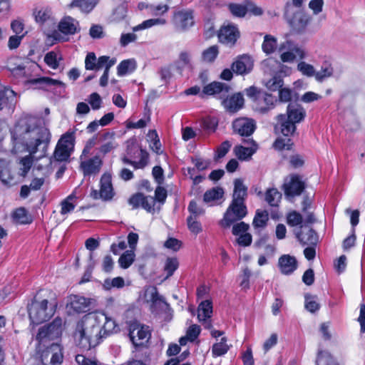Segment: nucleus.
<instances>
[{
    "label": "nucleus",
    "instance_id": "f257e3e1",
    "mask_svg": "<svg viewBox=\"0 0 365 365\" xmlns=\"http://www.w3.org/2000/svg\"><path fill=\"white\" fill-rule=\"evenodd\" d=\"M40 119L31 115H24L19 118L11 130L12 149L14 153L29 152L19 162V175L25 177L33 165L34 155L41 150V156L44 155L50 142L51 133L45 127L39 126Z\"/></svg>",
    "mask_w": 365,
    "mask_h": 365
},
{
    "label": "nucleus",
    "instance_id": "f03ea898",
    "mask_svg": "<svg viewBox=\"0 0 365 365\" xmlns=\"http://www.w3.org/2000/svg\"><path fill=\"white\" fill-rule=\"evenodd\" d=\"M101 314H88L77 323L73 338L82 351H88L100 344L103 338L101 324L105 319Z\"/></svg>",
    "mask_w": 365,
    "mask_h": 365
},
{
    "label": "nucleus",
    "instance_id": "7ed1b4c3",
    "mask_svg": "<svg viewBox=\"0 0 365 365\" xmlns=\"http://www.w3.org/2000/svg\"><path fill=\"white\" fill-rule=\"evenodd\" d=\"M287 117L284 115H278L280 122V131L284 136L292 135L296 130V123L302 121L306 115V111L302 106L297 104H289L287 106Z\"/></svg>",
    "mask_w": 365,
    "mask_h": 365
},
{
    "label": "nucleus",
    "instance_id": "20e7f679",
    "mask_svg": "<svg viewBox=\"0 0 365 365\" xmlns=\"http://www.w3.org/2000/svg\"><path fill=\"white\" fill-rule=\"evenodd\" d=\"M8 69L11 72V74L16 78L21 79L24 82H29L32 85H36L38 88L42 89L49 90L52 88H65L66 87L63 82L53 79L50 77H41L31 80L26 78L25 66L22 64L13 65L11 63H9L8 65Z\"/></svg>",
    "mask_w": 365,
    "mask_h": 365
},
{
    "label": "nucleus",
    "instance_id": "39448f33",
    "mask_svg": "<svg viewBox=\"0 0 365 365\" xmlns=\"http://www.w3.org/2000/svg\"><path fill=\"white\" fill-rule=\"evenodd\" d=\"M48 299L34 300L28 307L29 318L33 324H41L48 320L55 313L57 302L54 298L48 306Z\"/></svg>",
    "mask_w": 365,
    "mask_h": 365
},
{
    "label": "nucleus",
    "instance_id": "423d86ee",
    "mask_svg": "<svg viewBox=\"0 0 365 365\" xmlns=\"http://www.w3.org/2000/svg\"><path fill=\"white\" fill-rule=\"evenodd\" d=\"M121 160L124 164L132 165L135 170L143 169L148 164L149 155L138 144L132 142L128 145L126 155Z\"/></svg>",
    "mask_w": 365,
    "mask_h": 365
},
{
    "label": "nucleus",
    "instance_id": "0eeeda50",
    "mask_svg": "<svg viewBox=\"0 0 365 365\" xmlns=\"http://www.w3.org/2000/svg\"><path fill=\"white\" fill-rule=\"evenodd\" d=\"M280 59L284 63H293L296 60H304L308 53L305 47L302 45L291 41L286 40L279 45Z\"/></svg>",
    "mask_w": 365,
    "mask_h": 365
},
{
    "label": "nucleus",
    "instance_id": "6e6552de",
    "mask_svg": "<svg viewBox=\"0 0 365 365\" xmlns=\"http://www.w3.org/2000/svg\"><path fill=\"white\" fill-rule=\"evenodd\" d=\"M64 322L61 317H56L52 322L41 327L36 336L38 342V349L41 351V345L45 346L47 342L59 338L63 331Z\"/></svg>",
    "mask_w": 365,
    "mask_h": 365
},
{
    "label": "nucleus",
    "instance_id": "1a4fd4ad",
    "mask_svg": "<svg viewBox=\"0 0 365 365\" xmlns=\"http://www.w3.org/2000/svg\"><path fill=\"white\" fill-rule=\"evenodd\" d=\"M143 298L145 302L149 304L150 310L153 314H158L166 312L169 309V304L158 293L155 287L148 286L145 287Z\"/></svg>",
    "mask_w": 365,
    "mask_h": 365
},
{
    "label": "nucleus",
    "instance_id": "9d476101",
    "mask_svg": "<svg viewBox=\"0 0 365 365\" xmlns=\"http://www.w3.org/2000/svg\"><path fill=\"white\" fill-rule=\"evenodd\" d=\"M73 141L74 138L71 133L67 132L61 137L53 153L57 161L63 162L69 158L74 146Z\"/></svg>",
    "mask_w": 365,
    "mask_h": 365
},
{
    "label": "nucleus",
    "instance_id": "9b49d317",
    "mask_svg": "<svg viewBox=\"0 0 365 365\" xmlns=\"http://www.w3.org/2000/svg\"><path fill=\"white\" fill-rule=\"evenodd\" d=\"M247 215V207L245 203L232 201L220 221L222 227H230L233 222L245 217Z\"/></svg>",
    "mask_w": 365,
    "mask_h": 365
},
{
    "label": "nucleus",
    "instance_id": "f8f14e48",
    "mask_svg": "<svg viewBox=\"0 0 365 365\" xmlns=\"http://www.w3.org/2000/svg\"><path fill=\"white\" fill-rule=\"evenodd\" d=\"M103 164V157L99 154L96 153L92 157L83 155L80 156V169L85 177L98 174Z\"/></svg>",
    "mask_w": 365,
    "mask_h": 365
},
{
    "label": "nucleus",
    "instance_id": "ddd939ff",
    "mask_svg": "<svg viewBox=\"0 0 365 365\" xmlns=\"http://www.w3.org/2000/svg\"><path fill=\"white\" fill-rule=\"evenodd\" d=\"M128 331L130 339L135 346L143 345L151 335L149 327L142 325L136 321L129 323Z\"/></svg>",
    "mask_w": 365,
    "mask_h": 365
},
{
    "label": "nucleus",
    "instance_id": "4468645a",
    "mask_svg": "<svg viewBox=\"0 0 365 365\" xmlns=\"http://www.w3.org/2000/svg\"><path fill=\"white\" fill-rule=\"evenodd\" d=\"M59 31L53 32L51 36L57 41H65L67 40L64 35H73L79 31L78 22L71 16H65L63 18L58 26Z\"/></svg>",
    "mask_w": 365,
    "mask_h": 365
},
{
    "label": "nucleus",
    "instance_id": "2eb2a0df",
    "mask_svg": "<svg viewBox=\"0 0 365 365\" xmlns=\"http://www.w3.org/2000/svg\"><path fill=\"white\" fill-rule=\"evenodd\" d=\"M289 3L286 4L285 16L292 29L297 33L303 32L312 21V16L302 11H297L292 16H289L288 8Z\"/></svg>",
    "mask_w": 365,
    "mask_h": 365
},
{
    "label": "nucleus",
    "instance_id": "dca6fc26",
    "mask_svg": "<svg viewBox=\"0 0 365 365\" xmlns=\"http://www.w3.org/2000/svg\"><path fill=\"white\" fill-rule=\"evenodd\" d=\"M92 195L94 198L98 197L104 200H109L114 196V190L112 183V175L110 173H104L100 180V190L92 192Z\"/></svg>",
    "mask_w": 365,
    "mask_h": 365
},
{
    "label": "nucleus",
    "instance_id": "f3484780",
    "mask_svg": "<svg viewBox=\"0 0 365 365\" xmlns=\"http://www.w3.org/2000/svg\"><path fill=\"white\" fill-rule=\"evenodd\" d=\"M46 349L43 350L40 358L43 365H60L63 361V354L58 346L54 343L46 344Z\"/></svg>",
    "mask_w": 365,
    "mask_h": 365
},
{
    "label": "nucleus",
    "instance_id": "a211bd4d",
    "mask_svg": "<svg viewBox=\"0 0 365 365\" xmlns=\"http://www.w3.org/2000/svg\"><path fill=\"white\" fill-rule=\"evenodd\" d=\"M173 24L181 31H186L195 24L193 11L190 9H182L174 13Z\"/></svg>",
    "mask_w": 365,
    "mask_h": 365
},
{
    "label": "nucleus",
    "instance_id": "6ab92c4d",
    "mask_svg": "<svg viewBox=\"0 0 365 365\" xmlns=\"http://www.w3.org/2000/svg\"><path fill=\"white\" fill-rule=\"evenodd\" d=\"M115 135L114 132L110 131L99 134L98 143L100 146L98 148V153L97 154L103 158L106 154L113 151L118 147Z\"/></svg>",
    "mask_w": 365,
    "mask_h": 365
},
{
    "label": "nucleus",
    "instance_id": "aec40b11",
    "mask_svg": "<svg viewBox=\"0 0 365 365\" xmlns=\"http://www.w3.org/2000/svg\"><path fill=\"white\" fill-rule=\"evenodd\" d=\"M277 103V98L272 94L266 92L259 93L254 102V109L255 111L264 114L273 109Z\"/></svg>",
    "mask_w": 365,
    "mask_h": 365
},
{
    "label": "nucleus",
    "instance_id": "412c9836",
    "mask_svg": "<svg viewBox=\"0 0 365 365\" xmlns=\"http://www.w3.org/2000/svg\"><path fill=\"white\" fill-rule=\"evenodd\" d=\"M92 299L80 295H71L68 297L67 307L73 313L80 314L86 312L90 309Z\"/></svg>",
    "mask_w": 365,
    "mask_h": 365
},
{
    "label": "nucleus",
    "instance_id": "4be33fe9",
    "mask_svg": "<svg viewBox=\"0 0 365 365\" xmlns=\"http://www.w3.org/2000/svg\"><path fill=\"white\" fill-rule=\"evenodd\" d=\"M234 132L241 136L250 137L255 131L256 125L252 119L240 118L232 123Z\"/></svg>",
    "mask_w": 365,
    "mask_h": 365
},
{
    "label": "nucleus",
    "instance_id": "5701e85b",
    "mask_svg": "<svg viewBox=\"0 0 365 365\" xmlns=\"http://www.w3.org/2000/svg\"><path fill=\"white\" fill-rule=\"evenodd\" d=\"M212 314V303L210 300L201 302L197 308V319L207 329L212 327L210 318Z\"/></svg>",
    "mask_w": 365,
    "mask_h": 365
},
{
    "label": "nucleus",
    "instance_id": "b1692460",
    "mask_svg": "<svg viewBox=\"0 0 365 365\" xmlns=\"http://www.w3.org/2000/svg\"><path fill=\"white\" fill-rule=\"evenodd\" d=\"M240 36L238 29L232 24L225 25L218 32V38L221 43L233 45Z\"/></svg>",
    "mask_w": 365,
    "mask_h": 365
},
{
    "label": "nucleus",
    "instance_id": "393cba45",
    "mask_svg": "<svg viewBox=\"0 0 365 365\" xmlns=\"http://www.w3.org/2000/svg\"><path fill=\"white\" fill-rule=\"evenodd\" d=\"M284 193L287 196L299 195L304 189V184L298 175H291L287 179L284 185Z\"/></svg>",
    "mask_w": 365,
    "mask_h": 365
},
{
    "label": "nucleus",
    "instance_id": "a878e982",
    "mask_svg": "<svg viewBox=\"0 0 365 365\" xmlns=\"http://www.w3.org/2000/svg\"><path fill=\"white\" fill-rule=\"evenodd\" d=\"M173 66L180 74L185 70H192L193 68L192 52L188 50L181 51Z\"/></svg>",
    "mask_w": 365,
    "mask_h": 365
},
{
    "label": "nucleus",
    "instance_id": "bb28decb",
    "mask_svg": "<svg viewBox=\"0 0 365 365\" xmlns=\"http://www.w3.org/2000/svg\"><path fill=\"white\" fill-rule=\"evenodd\" d=\"M230 86L226 83L214 81L203 88V93L217 96L220 98L226 97L230 91Z\"/></svg>",
    "mask_w": 365,
    "mask_h": 365
},
{
    "label": "nucleus",
    "instance_id": "cd10ccee",
    "mask_svg": "<svg viewBox=\"0 0 365 365\" xmlns=\"http://www.w3.org/2000/svg\"><path fill=\"white\" fill-rule=\"evenodd\" d=\"M110 59L108 56H103L97 60L94 53H88L85 59V68L86 70H99L108 64Z\"/></svg>",
    "mask_w": 365,
    "mask_h": 365
},
{
    "label": "nucleus",
    "instance_id": "c85d7f7f",
    "mask_svg": "<svg viewBox=\"0 0 365 365\" xmlns=\"http://www.w3.org/2000/svg\"><path fill=\"white\" fill-rule=\"evenodd\" d=\"M245 142L250 146L237 145L235 148V153L241 160H249L257 150V145L252 138H248Z\"/></svg>",
    "mask_w": 365,
    "mask_h": 365
},
{
    "label": "nucleus",
    "instance_id": "c756f323",
    "mask_svg": "<svg viewBox=\"0 0 365 365\" xmlns=\"http://www.w3.org/2000/svg\"><path fill=\"white\" fill-rule=\"evenodd\" d=\"M253 68V61L249 56H242L232 65V71L237 74H246Z\"/></svg>",
    "mask_w": 365,
    "mask_h": 365
},
{
    "label": "nucleus",
    "instance_id": "7c9ffc66",
    "mask_svg": "<svg viewBox=\"0 0 365 365\" xmlns=\"http://www.w3.org/2000/svg\"><path fill=\"white\" fill-rule=\"evenodd\" d=\"M222 103L226 110L231 113H234L243 107L244 98L241 93H236L230 98H225Z\"/></svg>",
    "mask_w": 365,
    "mask_h": 365
},
{
    "label": "nucleus",
    "instance_id": "2f4dec72",
    "mask_svg": "<svg viewBox=\"0 0 365 365\" xmlns=\"http://www.w3.org/2000/svg\"><path fill=\"white\" fill-rule=\"evenodd\" d=\"M279 267L284 274L294 272L297 268V261L296 258L289 255H284L279 259Z\"/></svg>",
    "mask_w": 365,
    "mask_h": 365
},
{
    "label": "nucleus",
    "instance_id": "473e14b6",
    "mask_svg": "<svg viewBox=\"0 0 365 365\" xmlns=\"http://www.w3.org/2000/svg\"><path fill=\"white\" fill-rule=\"evenodd\" d=\"M298 240L303 245H316L318 242V236L314 230L310 228L300 230L296 232Z\"/></svg>",
    "mask_w": 365,
    "mask_h": 365
},
{
    "label": "nucleus",
    "instance_id": "72a5a7b5",
    "mask_svg": "<svg viewBox=\"0 0 365 365\" xmlns=\"http://www.w3.org/2000/svg\"><path fill=\"white\" fill-rule=\"evenodd\" d=\"M0 180L9 186L16 182L9 169V163L6 160H0Z\"/></svg>",
    "mask_w": 365,
    "mask_h": 365
},
{
    "label": "nucleus",
    "instance_id": "f704fd0d",
    "mask_svg": "<svg viewBox=\"0 0 365 365\" xmlns=\"http://www.w3.org/2000/svg\"><path fill=\"white\" fill-rule=\"evenodd\" d=\"M334 67L329 60L322 62L320 70L316 71V81L323 82L325 79L331 78L334 75Z\"/></svg>",
    "mask_w": 365,
    "mask_h": 365
},
{
    "label": "nucleus",
    "instance_id": "c9c22d12",
    "mask_svg": "<svg viewBox=\"0 0 365 365\" xmlns=\"http://www.w3.org/2000/svg\"><path fill=\"white\" fill-rule=\"evenodd\" d=\"M234 185L232 201L245 203V199L247 194V187L240 179H236Z\"/></svg>",
    "mask_w": 365,
    "mask_h": 365
},
{
    "label": "nucleus",
    "instance_id": "e433bc0d",
    "mask_svg": "<svg viewBox=\"0 0 365 365\" xmlns=\"http://www.w3.org/2000/svg\"><path fill=\"white\" fill-rule=\"evenodd\" d=\"M16 93L11 88L5 86H0V110L8 105L14 103Z\"/></svg>",
    "mask_w": 365,
    "mask_h": 365
},
{
    "label": "nucleus",
    "instance_id": "4c0bfd02",
    "mask_svg": "<svg viewBox=\"0 0 365 365\" xmlns=\"http://www.w3.org/2000/svg\"><path fill=\"white\" fill-rule=\"evenodd\" d=\"M98 0H73L70 8H78L83 13H90L98 4Z\"/></svg>",
    "mask_w": 365,
    "mask_h": 365
},
{
    "label": "nucleus",
    "instance_id": "58836bf2",
    "mask_svg": "<svg viewBox=\"0 0 365 365\" xmlns=\"http://www.w3.org/2000/svg\"><path fill=\"white\" fill-rule=\"evenodd\" d=\"M224 190L222 188L216 187L207 190L203 196V201L210 205H214L215 202L222 198Z\"/></svg>",
    "mask_w": 365,
    "mask_h": 365
},
{
    "label": "nucleus",
    "instance_id": "ea45409f",
    "mask_svg": "<svg viewBox=\"0 0 365 365\" xmlns=\"http://www.w3.org/2000/svg\"><path fill=\"white\" fill-rule=\"evenodd\" d=\"M45 63L52 69H57L63 60L62 54L58 51H51L44 56Z\"/></svg>",
    "mask_w": 365,
    "mask_h": 365
},
{
    "label": "nucleus",
    "instance_id": "a19ab883",
    "mask_svg": "<svg viewBox=\"0 0 365 365\" xmlns=\"http://www.w3.org/2000/svg\"><path fill=\"white\" fill-rule=\"evenodd\" d=\"M93 314H101L106 318L101 324V334L103 337H106L116 331L117 324L112 318L108 317L103 312H94Z\"/></svg>",
    "mask_w": 365,
    "mask_h": 365
},
{
    "label": "nucleus",
    "instance_id": "79ce46f5",
    "mask_svg": "<svg viewBox=\"0 0 365 365\" xmlns=\"http://www.w3.org/2000/svg\"><path fill=\"white\" fill-rule=\"evenodd\" d=\"M135 68L136 61L134 58L123 60L117 67V74L119 76H123L133 72Z\"/></svg>",
    "mask_w": 365,
    "mask_h": 365
},
{
    "label": "nucleus",
    "instance_id": "37998d69",
    "mask_svg": "<svg viewBox=\"0 0 365 365\" xmlns=\"http://www.w3.org/2000/svg\"><path fill=\"white\" fill-rule=\"evenodd\" d=\"M167 24L166 19L163 18L150 19L143 21L141 24L133 27V32L148 29L155 26H163Z\"/></svg>",
    "mask_w": 365,
    "mask_h": 365
},
{
    "label": "nucleus",
    "instance_id": "c03bdc74",
    "mask_svg": "<svg viewBox=\"0 0 365 365\" xmlns=\"http://www.w3.org/2000/svg\"><path fill=\"white\" fill-rule=\"evenodd\" d=\"M277 48V38L267 34L264 36V41L262 44V51L267 55H270L275 52Z\"/></svg>",
    "mask_w": 365,
    "mask_h": 365
},
{
    "label": "nucleus",
    "instance_id": "a18cd8bd",
    "mask_svg": "<svg viewBox=\"0 0 365 365\" xmlns=\"http://www.w3.org/2000/svg\"><path fill=\"white\" fill-rule=\"evenodd\" d=\"M281 198L282 194L276 188H269L266 191L265 200L270 206H278Z\"/></svg>",
    "mask_w": 365,
    "mask_h": 365
},
{
    "label": "nucleus",
    "instance_id": "49530a36",
    "mask_svg": "<svg viewBox=\"0 0 365 365\" xmlns=\"http://www.w3.org/2000/svg\"><path fill=\"white\" fill-rule=\"evenodd\" d=\"M34 16L36 23L43 24L52 19L51 11L46 8L36 9L34 11Z\"/></svg>",
    "mask_w": 365,
    "mask_h": 365
},
{
    "label": "nucleus",
    "instance_id": "de8ad7c7",
    "mask_svg": "<svg viewBox=\"0 0 365 365\" xmlns=\"http://www.w3.org/2000/svg\"><path fill=\"white\" fill-rule=\"evenodd\" d=\"M226 342L227 338L222 337L220 342L213 344L212 347V354L213 356H221L228 351L230 346L226 344Z\"/></svg>",
    "mask_w": 365,
    "mask_h": 365
},
{
    "label": "nucleus",
    "instance_id": "09e8293b",
    "mask_svg": "<svg viewBox=\"0 0 365 365\" xmlns=\"http://www.w3.org/2000/svg\"><path fill=\"white\" fill-rule=\"evenodd\" d=\"M75 196L70 195L61 202V214L62 215L71 212L76 207Z\"/></svg>",
    "mask_w": 365,
    "mask_h": 365
},
{
    "label": "nucleus",
    "instance_id": "8fccbe9b",
    "mask_svg": "<svg viewBox=\"0 0 365 365\" xmlns=\"http://www.w3.org/2000/svg\"><path fill=\"white\" fill-rule=\"evenodd\" d=\"M297 70L307 77H314L316 78V70L314 67L303 60L299 61L297 66Z\"/></svg>",
    "mask_w": 365,
    "mask_h": 365
},
{
    "label": "nucleus",
    "instance_id": "3c124183",
    "mask_svg": "<svg viewBox=\"0 0 365 365\" xmlns=\"http://www.w3.org/2000/svg\"><path fill=\"white\" fill-rule=\"evenodd\" d=\"M317 365H339L327 351H319L316 360Z\"/></svg>",
    "mask_w": 365,
    "mask_h": 365
},
{
    "label": "nucleus",
    "instance_id": "603ef678",
    "mask_svg": "<svg viewBox=\"0 0 365 365\" xmlns=\"http://www.w3.org/2000/svg\"><path fill=\"white\" fill-rule=\"evenodd\" d=\"M135 253L133 250L125 251L119 258L118 264L123 269L128 268L134 262Z\"/></svg>",
    "mask_w": 365,
    "mask_h": 365
},
{
    "label": "nucleus",
    "instance_id": "864d4df0",
    "mask_svg": "<svg viewBox=\"0 0 365 365\" xmlns=\"http://www.w3.org/2000/svg\"><path fill=\"white\" fill-rule=\"evenodd\" d=\"M268 219L267 211L257 210L253 220V226L255 228H263L267 225Z\"/></svg>",
    "mask_w": 365,
    "mask_h": 365
},
{
    "label": "nucleus",
    "instance_id": "5fc2aeb1",
    "mask_svg": "<svg viewBox=\"0 0 365 365\" xmlns=\"http://www.w3.org/2000/svg\"><path fill=\"white\" fill-rule=\"evenodd\" d=\"M284 84V81L280 76L276 75L265 83L266 88L271 91L280 90Z\"/></svg>",
    "mask_w": 365,
    "mask_h": 365
},
{
    "label": "nucleus",
    "instance_id": "6e6d98bb",
    "mask_svg": "<svg viewBox=\"0 0 365 365\" xmlns=\"http://www.w3.org/2000/svg\"><path fill=\"white\" fill-rule=\"evenodd\" d=\"M187 225L190 232L195 235H198L202 231V226L197 218L194 216H188L187 218Z\"/></svg>",
    "mask_w": 365,
    "mask_h": 365
},
{
    "label": "nucleus",
    "instance_id": "4d7b16f0",
    "mask_svg": "<svg viewBox=\"0 0 365 365\" xmlns=\"http://www.w3.org/2000/svg\"><path fill=\"white\" fill-rule=\"evenodd\" d=\"M305 308L307 311L314 313L318 311L320 308V304L317 302L316 296L311 294L305 295Z\"/></svg>",
    "mask_w": 365,
    "mask_h": 365
},
{
    "label": "nucleus",
    "instance_id": "13d9d810",
    "mask_svg": "<svg viewBox=\"0 0 365 365\" xmlns=\"http://www.w3.org/2000/svg\"><path fill=\"white\" fill-rule=\"evenodd\" d=\"M228 7L232 14L237 17H244L247 13V4H230Z\"/></svg>",
    "mask_w": 365,
    "mask_h": 365
},
{
    "label": "nucleus",
    "instance_id": "bf43d9fd",
    "mask_svg": "<svg viewBox=\"0 0 365 365\" xmlns=\"http://www.w3.org/2000/svg\"><path fill=\"white\" fill-rule=\"evenodd\" d=\"M217 120L213 117H206L202 120V127L207 133H213L217 127Z\"/></svg>",
    "mask_w": 365,
    "mask_h": 365
},
{
    "label": "nucleus",
    "instance_id": "052dcab7",
    "mask_svg": "<svg viewBox=\"0 0 365 365\" xmlns=\"http://www.w3.org/2000/svg\"><path fill=\"white\" fill-rule=\"evenodd\" d=\"M14 219L20 224H28L30 220L27 215V211L24 207L18 208L13 215Z\"/></svg>",
    "mask_w": 365,
    "mask_h": 365
},
{
    "label": "nucleus",
    "instance_id": "680f3d73",
    "mask_svg": "<svg viewBox=\"0 0 365 365\" xmlns=\"http://www.w3.org/2000/svg\"><path fill=\"white\" fill-rule=\"evenodd\" d=\"M218 55V48L217 46H212L205 50L202 53V60L205 62L213 61Z\"/></svg>",
    "mask_w": 365,
    "mask_h": 365
},
{
    "label": "nucleus",
    "instance_id": "e2e57ef3",
    "mask_svg": "<svg viewBox=\"0 0 365 365\" xmlns=\"http://www.w3.org/2000/svg\"><path fill=\"white\" fill-rule=\"evenodd\" d=\"M148 136L151 139V144L150 145V148L156 153H159L161 144L157 132L155 130H150Z\"/></svg>",
    "mask_w": 365,
    "mask_h": 365
},
{
    "label": "nucleus",
    "instance_id": "0e129e2a",
    "mask_svg": "<svg viewBox=\"0 0 365 365\" xmlns=\"http://www.w3.org/2000/svg\"><path fill=\"white\" fill-rule=\"evenodd\" d=\"M187 210L190 214L189 216H194L195 218H197L205 213L204 209L201 206L198 205L194 200L190 202Z\"/></svg>",
    "mask_w": 365,
    "mask_h": 365
},
{
    "label": "nucleus",
    "instance_id": "69168bd1",
    "mask_svg": "<svg viewBox=\"0 0 365 365\" xmlns=\"http://www.w3.org/2000/svg\"><path fill=\"white\" fill-rule=\"evenodd\" d=\"M292 145L291 139L279 138L275 140L274 148L278 150H290Z\"/></svg>",
    "mask_w": 365,
    "mask_h": 365
},
{
    "label": "nucleus",
    "instance_id": "338daca9",
    "mask_svg": "<svg viewBox=\"0 0 365 365\" xmlns=\"http://www.w3.org/2000/svg\"><path fill=\"white\" fill-rule=\"evenodd\" d=\"M11 29L16 35L26 34L24 33V21L20 18H17L11 22Z\"/></svg>",
    "mask_w": 365,
    "mask_h": 365
},
{
    "label": "nucleus",
    "instance_id": "774afa93",
    "mask_svg": "<svg viewBox=\"0 0 365 365\" xmlns=\"http://www.w3.org/2000/svg\"><path fill=\"white\" fill-rule=\"evenodd\" d=\"M287 222L292 227L297 226L302 222V217L299 212L292 211L288 213Z\"/></svg>",
    "mask_w": 365,
    "mask_h": 365
}]
</instances>
